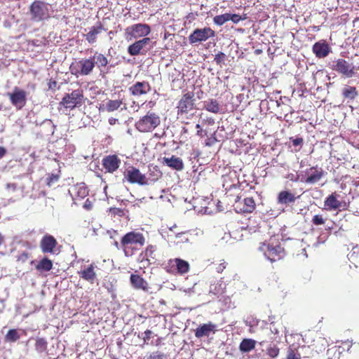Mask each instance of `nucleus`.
Returning <instances> with one entry per match:
<instances>
[{"label":"nucleus","instance_id":"nucleus-1","mask_svg":"<svg viewBox=\"0 0 359 359\" xmlns=\"http://www.w3.org/2000/svg\"><path fill=\"white\" fill-rule=\"evenodd\" d=\"M109 61L107 57L102 53L95 52L92 57L88 58H82L78 62H73L70 67L72 74L79 76L90 75L95 66L102 71V68L106 67Z\"/></svg>","mask_w":359,"mask_h":359},{"label":"nucleus","instance_id":"nucleus-2","mask_svg":"<svg viewBox=\"0 0 359 359\" xmlns=\"http://www.w3.org/2000/svg\"><path fill=\"white\" fill-rule=\"evenodd\" d=\"M146 238L143 233L131 231L123 235L120 241V246L125 256L132 257L145 245Z\"/></svg>","mask_w":359,"mask_h":359},{"label":"nucleus","instance_id":"nucleus-3","mask_svg":"<svg viewBox=\"0 0 359 359\" xmlns=\"http://www.w3.org/2000/svg\"><path fill=\"white\" fill-rule=\"evenodd\" d=\"M259 250L271 262L280 261L286 255V252L281 242L274 237L262 243Z\"/></svg>","mask_w":359,"mask_h":359},{"label":"nucleus","instance_id":"nucleus-4","mask_svg":"<svg viewBox=\"0 0 359 359\" xmlns=\"http://www.w3.org/2000/svg\"><path fill=\"white\" fill-rule=\"evenodd\" d=\"M161 123L160 116L155 112L148 111L135 124V128L140 133H149Z\"/></svg>","mask_w":359,"mask_h":359},{"label":"nucleus","instance_id":"nucleus-5","mask_svg":"<svg viewBox=\"0 0 359 359\" xmlns=\"http://www.w3.org/2000/svg\"><path fill=\"white\" fill-rule=\"evenodd\" d=\"M84 94L81 88L74 90L70 93H66L62 97L60 104L65 109L72 110L79 107L83 104Z\"/></svg>","mask_w":359,"mask_h":359},{"label":"nucleus","instance_id":"nucleus-6","mask_svg":"<svg viewBox=\"0 0 359 359\" xmlns=\"http://www.w3.org/2000/svg\"><path fill=\"white\" fill-rule=\"evenodd\" d=\"M123 181L130 184H137L141 186L149 184V178L135 166L128 167L123 172Z\"/></svg>","mask_w":359,"mask_h":359},{"label":"nucleus","instance_id":"nucleus-7","mask_svg":"<svg viewBox=\"0 0 359 359\" xmlns=\"http://www.w3.org/2000/svg\"><path fill=\"white\" fill-rule=\"evenodd\" d=\"M32 19L36 21H41L50 17L49 5L42 1H34L29 7Z\"/></svg>","mask_w":359,"mask_h":359},{"label":"nucleus","instance_id":"nucleus-8","mask_svg":"<svg viewBox=\"0 0 359 359\" xmlns=\"http://www.w3.org/2000/svg\"><path fill=\"white\" fill-rule=\"evenodd\" d=\"M151 32L150 27L147 24H135L125 29V38L128 41L147 36Z\"/></svg>","mask_w":359,"mask_h":359},{"label":"nucleus","instance_id":"nucleus-9","mask_svg":"<svg viewBox=\"0 0 359 359\" xmlns=\"http://www.w3.org/2000/svg\"><path fill=\"white\" fill-rule=\"evenodd\" d=\"M195 98L193 92L184 93L177 102V115L187 114L195 109Z\"/></svg>","mask_w":359,"mask_h":359},{"label":"nucleus","instance_id":"nucleus-10","mask_svg":"<svg viewBox=\"0 0 359 359\" xmlns=\"http://www.w3.org/2000/svg\"><path fill=\"white\" fill-rule=\"evenodd\" d=\"M331 68L347 78L353 77L356 73L355 66L342 58L334 61Z\"/></svg>","mask_w":359,"mask_h":359},{"label":"nucleus","instance_id":"nucleus-11","mask_svg":"<svg viewBox=\"0 0 359 359\" xmlns=\"http://www.w3.org/2000/svg\"><path fill=\"white\" fill-rule=\"evenodd\" d=\"M6 95L18 110L22 109L27 103V92L18 87H15L12 92L7 93Z\"/></svg>","mask_w":359,"mask_h":359},{"label":"nucleus","instance_id":"nucleus-12","mask_svg":"<svg viewBox=\"0 0 359 359\" xmlns=\"http://www.w3.org/2000/svg\"><path fill=\"white\" fill-rule=\"evenodd\" d=\"M326 172L318 165L312 166L304 171L302 181L308 184H314L320 182Z\"/></svg>","mask_w":359,"mask_h":359},{"label":"nucleus","instance_id":"nucleus-13","mask_svg":"<svg viewBox=\"0 0 359 359\" xmlns=\"http://www.w3.org/2000/svg\"><path fill=\"white\" fill-rule=\"evenodd\" d=\"M215 36V32L209 27L202 29H196L189 36V41L191 44L205 41Z\"/></svg>","mask_w":359,"mask_h":359},{"label":"nucleus","instance_id":"nucleus-14","mask_svg":"<svg viewBox=\"0 0 359 359\" xmlns=\"http://www.w3.org/2000/svg\"><path fill=\"white\" fill-rule=\"evenodd\" d=\"M233 205L236 211L243 213H251L256 208V203L252 197H247L241 201V197L237 196Z\"/></svg>","mask_w":359,"mask_h":359},{"label":"nucleus","instance_id":"nucleus-15","mask_svg":"<svg viewBox=\"0 0 359 359\" xmlns=\"http://www.w3.org/2000/svg\"><path fill=\"white\" fill-rule=\"evenodd\" d=\"M121 161L116 154L104 156L102 160V165L105 173H114L120 167Z\"/></svg>","mask_w":359,"mask_h":359},{"label":"nucleus","instance_id":"nucleus-16","mask_svg":"<svg viewBox=\"0 0 359 359\" xmlns=\"http://www.w3.org/2000/svg\"><path fill=\"white\" fill-rule=\"evenodd\" d=\"M57 245V240L50 234L44 235L40 241V248L44 254H55Z\"/></svg>","mask_w":359,"mask_h":359},{"label":"nucleus","instance_id":"nucleus-17","mask_svg":"<svg viewBox=\"0 0 359 359\" xmlns=\"http://www.w3.org/2000/svg\"><path fill=\"white\" fill-rule=\"evenodd\" d=\"M151 86L147 81H137L130 86L128 90L131 95L138 97L147 95L150 92Z\"/></svg>","mask_w":359,"mask_h":359},{"label":"nucleus","instance_id":"nucleus-18","mask_svg":"<svg viewBox=\"0 0 359 359\" xmlns=\"http://www.w3.org/2000/svg\"><path fill=\"white\" fill-rule=\"evenodd\" d=\"M168 265L171 269L175 267L176 272L180 275L188 273L190 269L189 262L180 258L170 259Z\"/></svg>","mask_w":359,"mask_h":359},{"label":"nucleus","instance_id":"nucleus-19","mask_svg":"<svg viewBox=\"0 0 359 359\" xmlns=\"http://www.w3.org/2000/svg\"><path fill=\"white\" fill-rule=\"evenodd\" d=\"M96 268L97 266L93 262L83 270L79 271L78 273L81 278L90 283H94L95 280L97 279Z\"/></svg>","mask_w":359,"mask_h":359},{"label":"nucleus","instance_id":"nucleus-20","mask_svg":"<svg viewBox=\"0 0 359 359\" xmlns=\"http://www.w3.org/2000/svg\"><path fill=\"white\" fill-rule=\"evenodd\" d=\"M150 42V39L144 37L142 39L136 41L128 48V52L131 56L138 55L142 53V50Z\"/></svg>","mask_w":359,"mask_h":359},{"label":"nucleus","instance_id":"nucleus-21","mask_svg":"<svg viewBox=\"0 0 359 359\" xmlns=\"http://www.w3.org/2000/svg\"><path fill=\"white\" fill-rule=\"evenodd\" d=\"M130 282L135 290H141L144 292L149 290V284L141 276L132 273L130 277Z\"/></svg>","mask_w":359,"mask_h":359},{"label":"nucleus","instance_id":"nucleus-22","mask_svg":"<svg viewBox=\"0 0 359 359\" xmlns=\"http://www.w3.org/2000/svg\"><path fill=\"white\" fill-rule=\"evenodd\" d=\"M217 325L211 322L201 325L195 330V336L197 338L208 337L210 332L215 333L217 330Z\"/></svg>","mask_w":359,"mask_h":359},{"label":"nucleus","instance_id":"nucleus-23","mask_svg":"<svg viewBox=\"0 0 359 359\" xmlns=\"http://www.w3.org/2000/svg\"><path fill=\"white\" fill-rule=\"evenodd\" d=\"M163 163L169 168L180 171L184 169V163L180 157L172 155L171 157H164Z\"/></svg>","mask_w":359,"mask_h":359},{"label":"nucleus","instance_id":"nucleus-24","mask_svg":"<svg viewBox=\"0 0 359 359\" xmlns=\"http://www.w3.org/2000/svg\"><path fill=\"white\" fill-rule=\"evenodd\" d=\"M104 25L101 22H98L96 25L92 27L90 30L85 34L86 40L90 43L93 44L97 41V36L104 30Z\"/></svg>","mask_w":359,"mask_h":359},{"label":"nucleus","instance_id":"nucleus-25","mask_svg":"<svg viewBox=\"0 0 359 359\" xmlns=\"http://www.w3.org/2000/svg\"><path fill=\"white\" fill-rule=\"evenodd\" d=\"M313 53L318 58H323L326 57L330 50L327 43L325 41H318L313 44L312 48Z\"/></svg>","mask_w":359,"mask_h":359},{"label":"nucleus","instance_id":"nucleus-26","mask_svg":"<svg viewBox=\"0 0 359 359\" xmlns=\"http://www.w3.org/2000/svg\"><path fill=\"white\" fill-rule=\"evenodd\" d=\"M296 196L290 191L284 190L278 193L277 196V203L280 205H289L296 201Z\"/></svg>","mask_w":359,"mask_h":359},{"label":"nucleus","instance_id":"nucleus-27","mask_svg":"<svg viewBox=\"0 0 359 359\" xmlns=\"http://www.w3.org/2000/svg\"><path fill=\"white\" fill-rule=\"evenodd\" d=\"M337 194L336 192L329 195L325 200L324 205L327 210H337L341 206V202L337 199Z\"/></svg>","mask_w":359,"mask_h":359},{"label":"nucleus","instance_id":"nucleus-28","mask_svg":"<svg viewBox=\"0 0 359 359\" xmlns=\"http://www.w3.org/2000/svg\"><path fill=\"white\" fill-rule=\"evenodd\" d=\"M88 194V189L85 184H76L72 188V196L73 199L76 198H84Z\"/></svg>","mask_w":359,"mask_h":359},{"label":"nucleus","instance_id":"nucleus-29","mask_svg":"<svg viewBox=\"0 0 359 359\" xmlns=\"http://www.w3.org/2000/svg\"><path fill=\"white\" fill-rule=\"evenodd\" d=\"M53 262L46 257L41 259L35 266V269L40 273L50 271L53 269Z\"/></svg>","mask_w":359,"mask_h":359},{"label":"nucleus","instance_id":"nucleus-30","mask_svg":"<svg viewBox=\"0 0 359 359\" xmlns=\"http://www.w3.org/2000/svg\"><path fill=\"white\" fill-rule=\"evenodd\" d=\"M203 107L205 110L213 114H218L220 111V104L215 99H208L204 102Z\"/></svg>","mask_w":359,"mask_h":359},{"label":"nucleus","instance_id":"nucleus-31","mask_svg":"<svg viewBox=\"0 0 359 359\" xmlns=\"http://www.w3.org/2000/svg\"><path fill=\"white\" fill-rule=\"evenodd\" d=\"M344 99L354 100L358 95V92L355 86H346L341 91Z\"/></svg>","mask_w":359,"mask_h":359},{"label":"nucleus","instance_id":"nucleus-32","mask_svg":"<svg viewBox=\"0 0 359 359\" xmlns=\"http://www.w3.org/2000/svg\"><path fill=\"white\" fill-rule=\"evenodd\" d=\"M256 341L252 339H244L240 343L239 349L241 352L246 353L255 348Z\"/></svg>","mask_w":359,"mask_h":359},{"label":"nucleus","instance_id":"nucleus-33","mask_svg":"<svg viewBox=\"0 0 359 359\" xmlns=\"http://www.w3.org/2000/svg\"><path fill=\"white\" fill-rule=\"evenodd\" d=\"M123 103V100H109L106 102L104 107L108 112H112L120 108Z\"/></svg>","mask_w":359,"mask_h":359},{"label":"nucleus","instance_id":"nucleus-34","mask_svg":"<svg viewBox=\"0 0 359 359\" xmlns=\"http://www.w3.org/2000/svg\"><path fill=\"white\" fill-rule=\"evenodd\" d=\"M156 246L154 245H148L144 251L142 253L143 258L149 261L150 259H154V253L156 251Z\"/></svg>","mask_w":359,"mask_h":359},{"label":"nucleus","instance_id":"nucleus-35","mask_svg":"<svg viewBox=\"0 0 359 359\" xmlns=\"http://www.w3.org/2000/svg\"><path fill=\"white\" fill-rule=\"evenodd\" d=\"M48 348V342L44 338H36L35 343V349L38 353H43L46 351Z\"/></svg>","mask_w":359,"mask_h":359},{"label":"nucleus","instance_id":"nucleus-36","mask_svg":"<svg viewBox=\"0 0 359 359\" xmlns=\"http://www.w3.org/2000/svg\"><path fill=\"white\" fill-rule=\"evenodd\" d=\"M6 340L10 342H15L20 339V334L17 330H9L5 336Z\"/></svg>","mask_w":359,"mask_h":359},{"label":"nucleus","instance_id":"nucleus-37","mask_svg":"<svg viewBox=\"0 0 359 359\" xmlns=\"http://www.w3.org/2000/svg\"><path fill=\"white\" fill-rule=\"evenodd\" d=\"M285 359H301V354L297 348L290 346L287 349Z\"/></svg>","mask_w":359,"mask_h":359},{"label":"nucleus","instance_id":"nucleus-38","mask_svg":"<svg viewBox=\"0 0 359 359\" xmlns=\"http://www.w3.org/2000/svg\"><path fill=\"white\" fill-rule=\"evenodd\" d=\"M229 21V13H224L219 15H216L213 18V22L215 25L221 26Z\"/></svg>","mask_w":359,"mask_h":359},{"label":"nucleus","instance_id":"nucleus-39","mask_svg":"<svg viewBox=\"0 0 359 359\" xmlns=\"http://www.w3.org/2000/svg\"><path fill=\"white\" fill-rule=\"evenodd\" d=\"M280 349L276 345L270 346L266 349V354L271 358H275L279 355Z\"/></svg>","mask_w":359,"mask_h":359},{"label":"nucleus","instance_id":"nucleus-40","mask_svg":"<svg viewBox=\"0 0 359 359\" xmlns=\"http://www.w3.org/2000/svg\"><path fill=\"white\" fill-rule=\"evenodd\" d=\"M30 256H31V255L28 252H26V251L21 252L15 257L16 262L18 263L24 264L29 259Z\"/></svg>","mask_w":359,"mask_h":359},{"label":"nucleus","instance_id":"nucleus-41","mask_svg":"<svg viewBox=\"0 0 359 359\" xmlns=\"http://www.w3.org/2000/svg\"><path fill=\"white\" fill-rule=\"evenodd\" d=\"M226 58V56L223 52H219L215 55L214 62L221 67L224 63Z\"/></svg>","mask_w":359,"mask_h":359},{"label":"nucleus","instance_id":"nucleus-42","mask_svg":"<svg viewBox=\"0 0 359 359\" xmlns=\"http://www.w3.org/2000/svg\"><path fill=\"white\" fill-rule=\"evenodd\" d=\"M210 292L215 295L223 294L224 290L222 287V284L211 285Z\"/></svg>","mask_w":359,"mask_h":359},{"label":"nucleus","instance_id":"nucleus-43","mask_svg":"<svg viewBox=\"0 0 359 359\" xmlns=\"http://www.w3.org/2000/svg\"><path fill=\"white\" fill-rule=\"evenodd\" d=\"M60 175L57 174H51L46 178V185L51 187L53 184L58 182Z\"/></svg>","mask_w":359,"mask_h":359},{"label":"nucleus","instance_id":"nucleus-44","mask_svg":"<svg viewBox=\"0 0 359 359\" xmlns=\"http://www.w3.org/2000/svg\"><path fill=\"white\" fill-rule=\"evenodd\" d=\"M147 359H166V355L160 351H155L150 353Z\"/></svg>","mask_w":359,"mask_h":359},{"label":"nucleus","instance_id":"nucleus-45","mask_svg":"<svg viewBox=\"0 0 359 359\" xmlns=\"http://www.w3.org/2000/svg\"><path fill=\"white\" fill-rule=\"evenodd\" d=\"M312 222L315 224V225H322V224H324L325 222V219L323 217L322 215H316L313 216V219H312Z\"/></svg>","mask_w":359,"mask_h":359},{"label":"nucleus","instance_id":"nucleus-46","mask_svg":"<svg viewBox=\"0 0 359 359\" xmlns=\"http://www.w3.org/2000/svg\"><path fill=\"white\" fill-rule=\"evenodd\" d=\"M217 138L215 137V133H214L212 135H211L210 137H208V138L205 140V145L208 147H212L217 142Z\"/></svg>","mask_w":359,"mask_h":359},{"label":"nucleus","instance_id":"nucleus-47","mask_svg":"<svg viewBox=\"0 0 359 359\" xmlns=\"http://www.w3.org/2000/svg\"><path fill=\"white\" fill-rule=\"evenodd\" d=\"M109 212L111 215H118L119 217H123L125 215L124 210L118 208H111Z\"/></svg>","mask_w":359,"mask_h":359},{"label":"nucleus","instance_id":"nucleus-48","mask_svg":"<svg viewBox=\"0 0 359 359\" xmlns=\"http://www.w3.org/2000/svg\"><path fill=\"white\" fill-rule=\"evenodd\" d=\"M241 20H243V18H242L240 15L229 13V21L231 20L234 23H238Z\"/></svg>","mask_w":359,"mask_h":359},{"label":"nucleus","instance_id":"nucleus-49","mask_svg":"<svg viewBox=\"0 0 359 359\" xmlns=\"http://www.w3.org/2000/svg\"><path fill=\"white\" fill-rule=\"evenodd\" d=\"M227 263L222 260L219 264H216L215 269L217 273H222L226 267Z\"/></svg>","mask_w":359,"mask_h":359},{"label":"nucleus","instance_id":"nucleus-50","mask_svg":"<svg viewBox=\"0 0 359 359\" xmlns=\"http://www.w3.org/2000/svg\"><path fill=\"white\" fill-rule=\"evenodd\" d=\"M290 140L292 141L293 146H302L304 143V140L302 137H290Z\"/></svg>","mask_w":359,"mask_h":359},{"label":"nucleus","instance_id":"nucleus-51","mask_svg":"<svg viewBox=\"0 0 359 359\" xmlns=\"http://www.w3.org/2000/svg\"><path fill=\"white\" fill-rule=\"evenodd\" d=\"M83 207L86 210L90 211L93 209V204L92 201L89 200V198H87L86 200V201L84 202Z\"/></svg>","mask_w":359,"mask_h":359},{"label":"nucleus","instance_id":"nucleus-52","mask_svg":"<svg viewBox=\"0 0 359 359\" xmlns=\"http://www.w3.org/2000/svg\"><path fill=\"white\" fill-rule=\"evenodd\" d=\"M196 128H197V132H196V135L198 136H200L201 137H202L203 135H207V131L206 130H203L200 124H197L196 126Z\"/></svg>","mask_w":359,"mask_h":359},{"label":"nucleus","instance_id":"nucleus-53","mask_svg":"<svg viewBox=\"0 0 359 359\" xmlns=\"http://www.w3.org/2000/svg\"><path fill=\"white\" fill-rule=\"evenodd\" d=\"M7 153V150L5 147L0 146V159L5 156Z\"/></svg>","mask_w":359,"mask_h":359},{"label":"nucleus","instance_id":"nucleus-54","mask_svg":"<svg viewBox=\"0 0 359 359\" xmlns=\"http://www.w3.org/2000/svg\"><path fill=\"white\" fill-rule=\"evenodd\" d=\"M118 121V120L116 118L111 117L109 118V123L110 125H115Z\"/></svg>","mask_w":359,"mask_h":359},{"label":"nucleus","instance_id":"nucleus-55","mask_svg":"<svg viewBox=\"0 0 359 359\" xmlns=\"http://www.w3.org/2000/svg\"><path fill=\"white\" fill-rule=\"evenodd\" d=\"M144 334L146 335V337L144 338V341L149 339L151 332L149 330H147L144 332Z\"/></svg>","mask_w":359,"mask_h":359},{"label":"nucleus","instance_id":"nucleus-56","mask_svg":"<svg viewBox=\"0 0 359 359\" xmlns=\"http://www.w3.org/2000/svg\"><path fill=\"white\" fill-rule=\"evenodd\" d=\"M156 171H157L158 173L156 175V177L155 178H152L151 179L152 181L156 180L159 177L161 176V172L160 171L157 170H156Z\"/></svg>","mask_w":359,"mask_h":359},{"label":"nucleus","instance_id":"nucleus-57","mask_svg":"<svg viewBox=\"0 0 359 359\" xmlns=\"http://www.w3.org/2000/svg\"><path fill=\"white\" fill-rule=\"evenodd\" d=\"M4 236L0 233V246L4 243Z\"/></svg>","mask_w":359,"mask_h":359},{"label":"nucleus","instance_id":"nucleus-58","mask_svg":"<svg viewBox=\"0 0 359 359\" xmlns=\"http://www.w3.org/2000/svg\"><path fill=\"white\" fill-rule=\"evenodd\" d=\"M168 35V33H165V35H164V39H167Z\"/></svg>","mask_w":359,"mask_h":359},{"label":"nucleus","instance_id":"nucleus-59","mask_svg":"<svg viewBox=\"0 0 359 359\" xmlns=\"http://www.w3.org/2000/svg\"><path fill=\"white\" fill-rule=\"evenodd\" d=\"M303 163H304V162L302 161L300 162V167H303V166H304V164H303Z\"/></svg>","mask_w":359,"mask_h":359},{"label":"nucleus","instance_id":"nucleus-60","mask_svg":"<svg viewBox=\"0 0 359 359\" xmlns=\"http://www.w3.org/2000/svg\"><path fill=\"white\" fill-rule=\"evenodd\" d=\"M144 2L149 1L150 0H142Z\"/></svg>","mask_w":359,"mask_h":359},{"label":"nucleus","instance_id":"nucleus-61","mask_svg":"<svg viewBox=\"0 0 359 359\" xmlns=\"http://www.w3.org/2000/svg\"><path fill=\"white\" fill-rule=\"evenodd\" d=\"M358 128H359V119H358Z\"/></svg>","mask_w":359,"mask_h":359}]
</instances>
